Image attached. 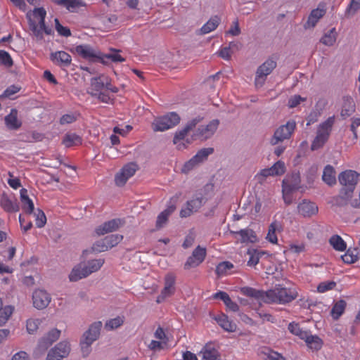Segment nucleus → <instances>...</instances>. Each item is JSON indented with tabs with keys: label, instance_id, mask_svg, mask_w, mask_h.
I'll return each mask as SVG.
<instances>
[{
	"label": "nucleus",
	"instance_id": "1a4fd4ad",
	"mask_svg": "<svg viewBox=\"0 0 360 360\" xmlns=\"http://www.w3.org/2000/svg\"><path fill=\"white\" fill-rule=\"evenodd\" d=\"M214 153L213 148H205L198 151L196 155L193 156L189 161L185 163L182 171L188 172L191 170L195 165L201 163L207 159V157Z\"/></svg>",
	"mask_w": 360,
	"mask_h": 360
},
{
	"label": "nucleus",
	"instance_id": "a18cd8bd",
	"mask_svg": "<svg viewBox=\"0 0 360 360\" xmlns=\"http://www.w3.org/2000/svg\"><path fill=\"white\" fill-rule=\"evenodd\" d=\"M328 138L329 137L327 136L326 133L325 135L317 132V135L311 145V150H316L323 147L326 142L328 141Z\"/></svg>",
	"mask_w": 360,
	"mask_h": 360
},
{
	"label": "nucleus",
	"instance_id": "0e129e2a",
	"mask_svg": "<svg viewBox=\"0 0 360 360\" xmlns=\"http://www.w3.org/2000/svg\"><path fill=\"white\" fill-rule=\"evenodd\" d=\"M60 335V330H58L57 328H53L48 332L47 334L44 335V337L51 342V344H53L58 340Z\"/></svg>",
	"mask_w": 360,
	"mask_h": 360
},
{
	"label": "nucleus",
	"instance_id": "72a5a7b5",
	"mask_svg": "<svg viewBox=\"0 0 360 360\" xmlns=\"http://www.w3.org/2000/svg\"><path fill=\"white\" fill-rule=\"evenodd\" d=\"M335 172L333 166L328 165L323 169L322 176L323 181L328 186H333L336 184Z\"/></svg>",
	"mask_w": 360,
	"mask_h": 360
},
{
	"label": "nucleus",
	"instance_id": "680f3d73",
	"mask_svg": "<svg viewBox=\"0 0 360 360\" xmlns=\"http://www.w3.org/2000/svg\"><path fill=\"white\" fill-rule=\"evenodd\" d=\"M336 286L335 281H325L319 284L317 290L319 292H325L328 290L333 289Z\"/></svg>",
	"mask_w": 360,
	"mask_h": 360
},
{
	"label": "nucleus",
	"instance_id": "4c0bfd02",
	"mask_svg": "<svg viewBox=\"0 0 360 360\" xmlns=\"http://www.w3.org/2000/svg\"><path fill=\"white\" fill-rule=\"evenodd\" d=\"M334 123L335 116L329 117L325 122L319 124L317 132L325 135L326 133L327 136L329 137Z\"/></svg>",
	"mask_w": 360,
	"mask_h": 360
},
{
	"label": "nucleus",
	"instance_id": "f704fd0d",
	"mask_svg": "<svg viewBox=\"0 0 360 360\" xmlns=\"http://www.w3.org/2000/svg\"><path fill=\"white\" fill-rule=\"evenodd\" d=\"M51 349L56 352L60 358L64 359L70 354V345L68 341H61Z\"/></svg>",
	"mask_w": 360,
	"mask_h": 360
},
{
	"label": "nucleus",
	"instance_id": "a878e982",
	"mask_svg": "<svg viewBox=\"0 0 360 360\" xmlns=\"http://www.w3.org/2000/svg\"><path fill=\"white\" fill-rule=\"evenodd\" d=\"M221 18L218 15L212 16L198 31L199 34H205L214 30L220 24Z\"/></svg>",
	"mask_w": 360,
	"mask_h": 360
},
{
	"label": "nucleus",
	"instance_id": "e2e57ef3",
	"mask_svg": "<svg viewBox=\"0 0 360 360\" xmlns=\"http://www.w3.org/2000/svg\"><path fill=\"white\" fill-rule=\"evenodd\" d=\"M191 130L186 126L184 129L176 131L174 136L173 143L176 144L179 141L184 140Z\"/></svg>",
	"mask_w": 360,
	"mask_h": 360
},
{
	"label": "nucleus",
	"instance_id": "69168bd1",
	"mask_svg": "<svg viewBox=\"0 0 360 360\" xmlns=\"http://www.w3.org/2000/svg\"><path fill=\"white\" fill-rule=\"evenodd\" d=\"M306 98L302 97L300 95H294L288 99V106L290 108L297 107L301 101H305Z\"/></svg>",
	"mask_w": 360,
	"mask_h": 360
},
{
	"label": "nucleus",
	"instance_id": "423d86ee",
	"mask_svg": "<svg viewBox=\"0 0 360 360\" xmlns=\"http://www.w3.org/2000/svg\"><path fill=\"white\" fill-rule=\"evenodd\" d=\"M72 53H76L82 58L90 62H100L103 58L101 57V52L95 51L93 47L89 44H81L70 49Z\"/></svg>",
	"mask_w": 360,
	"mask_h": 360
},
{
	"label": "nucleus",
	"instance_id": "e433bc0d",
	"mask_svg": "<svg viewBox=\"0 0 360 360\" xmlns=\"http://www.w3.org/2000/svg\"><path fill=\"white\" fill-rule=\"evenodd\" d=\"M304 340L309 347L314 350H319L323 345V341L319 336L312 335L309 333Z\"/></svg>",
	"mask_w": 360,
	"mask_h": 360
},
{
	"label": "nucleus",
	"instance_id": "4be33fe9",
	"mask_svg": "<svg viewBox=\"0 0 360 360\" xmlns=\"http://www.w3.org/2000/svg\"><path fill=\"white\" fill-rule=\"evenodd\" d=\"M20 193L22 210L26 214H32L34 210V203L27 195V190L26 188H22Z\"/></svg>",
	"mask_w": 360,
	"mask_h": 360
},
{
	"label": "nucleus",
	"instance_id": "a19ab883",
	"mask_svg": "<svg viewBox=\"0 0 360 360\" xmlns=\"http://www.w3.org/2000/svg\"><path fill=\"white\" fill-rule=\"evenodd\" d=\"M332 247L338 251H344L347 248V244L343 239L338 235H333L329 240Z\"/></svg>",
	"mask_w": 360,
	"mask_h": 360
},
{
	"label": "nucleus",
	"instance_id": "20e7f679",
	"mask_svg": "<svg viewBox=\"0 0 360 360\" xmlns=\"http://www.w3.org/2000/svg\"><path fill=\"white\" fill-rule=\"evenodd\" d=\"M276 61L269 58L258 67L255 81V84L257 88L262 87L264 85L266 77L272 72L276 68Z\"/></svg>",
	"mask_w": 360,
	"mask_h": 360
},
{
	"label": "nucleus",
	"instance_id": "393cba45",
	"mask_svg": "<svg viewBox=\"0 0 360 360\" xmlns=\"http://www.w3.org/2000/svg\"><path fill=\"white\" fill-rule=\"evenodd\" d=\"M230 233L234 235H240L241 243H255L257 240L255 231L250 229H241L238 231H231Z\"/></svg>",
	"mask_w": 360,
	"mask_h": 360
},
{
	"label": "nucleus",
	"instance_id": "774afa93",
	"mask_svg": "<svg viewBox=\"0 0 360 360\" xmlns=\"http://www.w3.org/2000/svg\"><path fill=\"white\" fill-rule=\"evenodd\" d=\"M274 176L273 172L269 168L263 169L260 171V172L256 176L258 179L259 182L262 183L266 177Z\"/></svg>",
	"mask_w": 360,
	"mask_h": 360
},
{
	"label": "nucleus",
	"instance_id": "6e6d98bb",
	"mask_svg": "<svg viewBox=\"0 0 360 360\" xmlns=\"http://www.w3.org/2000/svg\"><path fill=\"white\" fill-rule=\"evenodd\" d=\"M36 217V225L38 228H42L46 223V217L44 212L40 210L37 209L36 212H33Z\"/></svg>",
	"mask_w": 360,
	"mask_h": 360
},
{
	"label": "nucleus",
	"instance_id": "052dcab7",
	"mask_svg": "<svg viewBox=\"0 0 360 360\" xmlns=\"http://www.w3.org/2000/svg\"><path fill=\"white\" fill-rule=\"evenodd\" d=\"M123 323V319L120 316H117L116 318L108 321L105 323V327L108 329L112 330L115 328H117L118 327L122 326Z\"/></svg>",
	"mask_w": 360,
	"mask_h": 360
},
{
	"label": "nucleus",
	"instance_id": "c9c22d12",
	"mask_svg": "<svg viewBox=\"0 0 360 360\" xmlns=\"http://www.w3.org/2000/svg\"><path fill=\"white\" fill-rule=\"evenodd\" d=\"M207 199L202 195H196L192 200L187 201L186 206H188L192 212H197L205 202Z\"/></svg>",
	"mask_w": 360,
	"mask_h": 360
},
{
	"label": "nucleus",
	"instance_id": "ddd939ff",
	"mask_svg": "<svg viewBox=\"0 0 360 360\" xmlns=\"http://www.w3.org/2000/svg\"><path fill=\"white\" fill-rule=\"evenodd\" d=\"M300 174L299 172L293 171L283 180L282 187L283 190L288 189V192L297 191L300 188Z\"/></svg>",
	"mask_w": 360,
	"mask_h": 360
},
{
	"label": "nucleus",
	"instance_id": "09e8293b",
	"mask_svg": "<svg viewBox=\"0 0 360 360\" xmlns=\"http://www.w3.org/2000/svg\"><path fill=\"white\" fill-rule=\"evenodd\" d=\"M278 226L279 224L276 221L272 222L269 226V231L266 238L273 244H276L278 241L276 231L278 229Z\"/></svg>",
	"mask_w": 360,
	"mask_h": 360
},
{
	"label": "nucleus",
	"instance_id": "2f4dec72",
	"mask_svg": "<svg viewBox=\"0 0 360 360\" xmlns=\"http://www.w3.org/2000/svg\"><path fill=\"white\" fill-rule=\"evenodd\" d=\"M57 5L65 6L69 11L73 12L76 8L85 6L82 0H53Z\"/></svg>",
	"mask_w": 360,
	"mask_h": 360
},
{
	"label": "nucleus",
	"instance_id": "8fccbe9b",
	"mask_svg": "<svg viewBox=\"0 0 360 360\" xmlns=\"http://www.w3.org/2000/svg\"><path fill=\"white\" fill-rule=\"evenodd\" d=\"M233 268V264L228 261L220 262L216 267L215 272L218 277L225 275L228 270Z\"/></svg>",
	"mask_w": 360,
	"mask_h": 360
},
{
	"label": "nucleus",
	"instance_id": "dca6fc26",
	"mask_svg": "<svg viewBox=\"0 0 360 360\" xmlns=\"http://www.w3.org/2000/svg\"><path fill=\"white\" fill-rule=\"evenodd\" d=\"M51 60L59 66L68 67L71 64L72 58L63 51H58L50 54Z\"/></svg>",
	"mask_w": 360,
	"mask_h": 360
},
{
	"label": "nucleus",
	"instance_id": "a211bd4d",
	"mask_svg": "<svg viewBox=\"0 0 360 360\" xmlns=\"http://www.w3.org/2000/svg\"><path fill=\"white\" fill-rule=\"evenodd\" d=\"M1 207L7 212H16L20 210V206L16 198L12 200L6 193H3L0 199Z\"/></svg>",
	"mask_w": 360,
	"mask_h": 360
},
{
	"label": "nucleus",
	"instance_id": "bb28decb",
	"mask_svg": "<svg viewBox=\"0 0 360 360\" xmlns=\"http://www.w3.org/2000/svg\"><path fill=\"white\" fill-rule=\"evenodd\" d=\"M85 271H88V268L86 265L79 264L75 266L69 275L70 281L75 282L87 277L89 274H87Z\"/></svg>",
	"mask_w": 360,
	"mask_h": 360
},
{
	"label": "nucleus",
	"instance_id": "f03ea898",
	"mask_svg": "<svg viewBox=\"0 0 360 360\" xmlns=\"http://www.w3.org/2000/svg\"><path fill=\"white\" fill-rule=\"evenodd\" d=\"M359 176L360 174L354 170L348 169L342 172L338 175V181L342 186L340 189L353 195Z\"/></svg>",
	"mask_w": 360,
	"mask_h": 360
},
{
	"label": "nucleus",
	"instance_id": "58836bf2",
	"mask_svg": "<svg viewBox=\"0 0 360 360\" xmlns=\"http://www.w3.org/2000/svg\"><path fill=\"white\" fill-rule=\"evenodd\" d=\"M346 306L347 302L344 300H340L334 304L331 309V315L333 319L338 320L340 317L344 313Z\"/></svg>",
	"mask_w": 360,
	"mask_h": 360
},
{
	"label": "nucleus",
	"instance_id": "39448f33",
	"mask_svg": "<svg viewBox=\"0 0 360 360\" xmlns=\"http://www.w3.org/2000/svg\"><path fill=\"white\" fill-rule=\"evenodd\" d=\"M296 127L295 121L291 120L287 122L285 124L280 126L274 132V136L270 140L273 146L278 144L279 142L290 138Z\"/></svg>",
	"mask_w": 360,
	"mask_h": 360
},
{
	"label": "nucleus",
	"instance_id": "5701e85b",
	"mask_svg": "<svg viewBox=\"0 0 360 360\" xmlns=\"http://www.w3.org/2000/svg\"><path fill=\"white\" fill-rule=\"evenodd\" d=\"M325 14V11L323 9L316 8L313 9L308 17L307 21L304 25L305 30L314 27L319 21Z\"/></svg>",
	"mask_w": 360,
	"mask_h": 360
},
{
	"label": "nucleus",
	"instance_id": "864d4df0",
	"mask_svg": "<svg viewBox=\"0 0 360 360\" xmlns=\"http://www.w3.org/2000/svg\"><path fill=\"white\" fill-rule=\"evenodd\" d=\"M104 77L103 75H101L97 77H93L91 79V89L95 91H101L105 88L104 81L101 80V78Z\"/></svg>",
	"mask_w": 360,
	"mask_h": 360
},
{
	"label": "nucleus",
	"instance_id": "bf43d9fd",
	"mask_svg": "<svg viewBox=\"0 0 360 360\" xmlns=\"http://www.w3.org/2000/svg\"><path fill=\"white\" fill-rule=\"evenodd\" d=\"M93 342L83 338L80 340L81 352L83 357H86L89 355L91 352V345Z\"/></svg>",
	"mask_w": 360,
	"mask_h": 360
},
{
	"label": "nucleus",
	"instance_id": "6e6552de",
	"mask_svg": "<svg viewBox=\"0 0 360 360\" xmlns=\"http://www.w3.org/2000/svg\"><path fill=\"white\" fill-rule=\"evenodd\" d=\"M138 169V165L134 162L125 165L121 170L116 174L115 182L117 186H123L127 180L131 177Z\"/></svg>",
	"mask_w": 360,
	"mask_h": 360
},
{
	"label": "nucleus",
	"instance_id": "412c9836",
	"mask_svg": "<svg viewBox=\"0 0 360 360\" xmlns=\"http://www.w3.org/2000/svg\"><path fill=\"white\" fill-rule=\"evenodd\" d=\"M355 111V103L351 96H344L340 115L342 119L352 115Z\"/></svg>",
	"mask_w": 360,
	"mask_h": 360
},
{
	"label": "nucleus",
	"instance_id": "b1692460",
	"mask_svg": "<svg viewBox=\"0 0 360 360\" xmlns=\"http://www.w3.org/2000/svg\"><path fill=\"white\" fill-rule=\"evenodd\" d=\"M110 51L111 53L106 54L102 53L101 52V57L103 59L100 60V63H103V65H108V62L106 60V59H109L114 63L125 61V58L118 53L121 51L120 50L110 48Z\"/></svg>",
	"mask_w": 360,
	"mask_h": 360
},
{
	"label": "nucleus",
	"instance_id": "9b49d317",
	"mask_svg": "<svg viewBox=\"0 0 360 360\" xmlns=\"http://www.w3.org/2000/svg\"><path fill=\"white\" fill-rule=\"evenodd\" d=\"M51 300V295L44 290H36L32 294L33 306L37 309L46 308Z\"/></svg>",
	"mask_w": 360,
	"mask_h": 360
},
{
	"label": "nucleus",
	"instance_id": "5fc2aeb1",
	"mask_svg": "<svg viewBox=\"0 0 360 360\" xmlns=\"http://www.w3.org/2000/svg\"><path fill=\"white\" fill-rule=\"evenodd\" d=\"M108 249L109 248L106 244V241H105V238H103L102 240H97L96 242H95L93 244L90 252L98 253V252H102L107 251Z\"/></svg>",
	"mask_w": 360,
	"mask_h": 360
},
{
	"label": "nucleus",
	"instance_id": "37998d69",
	"mask_svg": "<svg viewBox=\"0 0 360 360\" xmlns=\"http://www.w3.org/2000/svg\"><path fill=\"white\" fill-rule=\"evenodd\" d=\"M358 249H348L346 253L341 257L342 261L346 264H352L358 260Z\"/></svg>",
	"mask_w": 360,
	"mask_h": 360
},
{
	"label": "nucleus",
	"instance_id": "473e14b6",
	"mask_svg": "<svg viewBox=\"0 0 360 360\" xmlns=\"http://www.w3.org/2000/svg\"><path fill=\"white\" fill-rule=\"evenodd\" d=\"M82 138L75 133H67L63 137L62 143L67 148L81 145Z\"/></svg>",
	"mask_w": 360,
	"mask_h": 360
},
{
	"label": "nucleus",
	"instance_id": "f3484780",
	"mask_svg": "<svg viewBox=\"0 0 360 360\" xmlns=\"http://www.w3.org/2000/svg\"><path fill=\"white\" fill-rule=\"evenodd\" d=\"M101 328V321L94 322L89 326L88 330L84 333L82 338L87 341H96L99 338Z\"/></svg>",
	"mask_w": 360,
	"mask_h": 360
},
{
	"label": "nucleus",
	"instance_id": "6ab92c4d",
	"mask_svg": "<svg viewBox=\"0 0 360 360\" xmlns=\"http://www.w3.org/2000/svg\"><path fill=\"white\" fill-rule=\"evenodd\" d=\"M299 213L304 217H311L318 212L317 205L312 202L303 200L297 206Z\"/></svg>",
	"mask_w": 360,
	"mask_h": 360
},
{
	"label": "nucleus",
	"instance_id": "603ef678",
	"mask_svg": "<svg viewBox=\"0 0 360 360\" xmlns=\"http://www.w3.org/2000/svg\"><path fill=\"white\" fill-rule=\"evenodd\" d=\"M202 353L203 360H220L219 352L215 349L205 348Z\"/></svg>",
	"mask_w": 360,
	"mask_h": 360
},
{
	"label": "nucleus",
	"instance_id": "aec40b11",
	"mask_svg": "<svg viewBox=\"0 0 360 360\" xmlns=\"http://www.w3.org/2000/svg\"><path fill=\"white\" fill-rule=\"evenodd\" d=\"M175 210V205L170 203L167 206V209L159 214L155 222L156 229H161L167 224L169 217L174 212Z\"/></svg>",
	"mask_w": 360,
	"mask_h": 360
},
{
	"label": "nucleus",
	"instance_id": "4d7b16f0",
	"mask_svg": "<svg viewBox=\"0 0 360 360\" xmlns=\"http://www.w3.org/2000/svg\"><path fill=\"white\" fill-rule=\"evenodd\" d=\"M0 63L7 68H10L13 65V59L7 51L0 50Z\"/></svg>",
	"mask_w": 360,
	"mask_h": 360
},
{
	"label": "nucleus",
	"instance_id": "f8f14e48",
	"mask_svg": "<svg viewBox=\"0 0 360 360\" xmlns=\"http://www.w3.org/2000/svg\"><path fill=\"white\" fill-rule=\"evenodd\" d=\"M124 224V220L121 219H113L110 221L104 222L103 224L98 226L95 232L98 236H102L108 233L117 231L120 227Z\"/></svg>",
	"mask_w": 360,
	"mask_h": 360
},
{
	"label": "nucleus",
	"instance_id": "de8ad7c7",
	"mask_svg": "<svg viewBox=\"0 0 360 360\" xmlns=\"http://www.w3.org/2000/svg\"><path fill=\"white\" fill-rule=\"evenodd\" d=\"M14 307L7 305L0 311V326H4L13 314Z\"/></svg>",
	"mask_w": 360,
	"mask_h": 360
},
{
	"label": "nucleus",
	"instance_id": "2eb2a0df",
	"mask_svg": "<svg viewBox=\"0 0 360 360\" xmlns=\"http://www.w3.org/2000/svg\"><path fill=\"white\" fill-rule=\"evenodd\" d=\"M175 278L172 274H168L165 278V287L162 290L161 293L157 297V302H162L166 297L171 296L174 294L175 288Z\"/></svg>",
	"mask_w": 360,
	"mask_h": 360
},
{
	"label": "nucleus",
	"instance_id": "338daca9",
	"mask_svg": "<svg viewBox=\"0 0 360 360\" xmlns=\"http://www.w3.org/2000/svg\"><path fill=\"white\" fill-rule=\"evenodd\" d=\"M248 254L250 255V259L248 261V266H255L258 264L259 258L257 253L254 252V249H249Z\"/></svg>",
	"mask_w": 360,
	"mask_h": 360
},
{
	"label": "nucleus",
	"instance_id": "4468645a",
	"mask_svg": "<svg viewBox=\"0 0 360 360\" xmlns=\"http://www.w3.org/2000/svg\"><path fill=\"white\" fill-rule=\"evenodd\" d=\"M26 17L28 20L29 28L30 31H32V34L35 37L37 41L42 40L44 39L42 30L44 29V27H46L45 23V18H41L39 19V27H38V25H37L36 22L33 20L31 18L30 11L27 13Z\"/></svg>",
	"mask_w": 360,
	"mask_h": 360
},
{
	"label": "nucleus",
	"instance_id": "79ce46f5",
	"mask_svg": "<svg viewBox=\"0 0 360 360\" xmlns=\"http://www.w3.org/2000/svg\"><path fill=\"white\" fill-rule=\"evenodd\" d=\"M288 328L292 334L298 336L301 340H304L309 334L308 331L303 330L299 323L295 322L290 323Z\"/></svg>",
	"mask_w": 360,
	"mask_h": 360
},
{
	"label": "nucleus",
	"instance_id": "f257e3e1",
	"mask_svg": "<svg viewBox=\"0 0 360 360\" xmlns=\"http://www.w3.org/2000/svg\"><path fill=\"white\" fill-rule=\"evenodd\" d=\"M240 292L247 297L266 303H288L297 297L296 292L286 288H276L274 290L264 291L247 286L241 288Z\"/></svg>",
	"mask_w": 360,
	"mask_h": 360
},
{
	"label": "nucleus",
	"instance_id": "0eeeda50",
	"mask_svg": "<svg viewBox=\"0 0 360 360\" xmlns=\"http://www.w3.org/2000/svg\"><path fill=\"white\" fill-rule=\"evenodd\" d=\"M219 124V120L214 119L210 122V123L206 126H200L196 131L193 134V139L205 141L210 139L217 131Z\"/></svg>",
	"mask_w": 360,
	"mask_h": 360
},
{
	"label": "nucleus",
	"instance_id": "49530a36",
	"mask_svg": "<svg viewBox=\"0 0 360 360\" xmlns=\"http://www.w3.org/2000/svg\"><path fill=\"white\" fill-rule=\"evenodd\" d=\"M360 9V0H351L349 4L346 8L345 15L346 18H350L356 14Z\"/></svg>",
	"mask_w": 360,
	"mask_h": 360
},
{
	"label": "nucleus",
	"instance_id": "c03bdc74",
	"mask_svg": "<svg viewBox=\"0 0 360 360\" xmlns=\"http://www.w3.org/2000/svg\"><path fill=\"white\" fill-rule=\"evenodd\" d=\"M105 262L104 259H91L88 261L86 265L88 268V271H85L87 274H91L94 272L98 271Z\"/></svg>",
	"mask_w": 360,
	"mask_h": 360
},
{
	"label": "nucleus",
	"instance_id": "9d476101",
	"mask_svg": "<svg viewBox=\"0 0 360 360\" xmlns=\"http://www.w3.org/2000/svg\"><path fill=\"white\" fill-rule=\"evenodd\" d=\"M205 256L206 249L198 245L193 251L192 255L187 259V261L184 264V269H190L198 266L204 261Z\"/></svg>",
	"mask_w": 360,
	"mask_h": 360
},
{
	"label": "nucleus",
	"instance_id": "7ed1b4c3",
	"mask_svg": "<svg viewBox=\"0 0 360 360\" xmlns=\"http://www.w3.org/2000/svg\"><path fill=\"white\" fill-rule=\"evenodd\" d=\"M180 120V116L176 112H171L155 118L152 123V129L154 131H164L177 125Z\"/></svg>",
	"mask_w": 360,
	"mask_h": 360
},
{
	"label": "nucleus",
	"instance_id": "13d9d810",
	"mask_svg": "<svg viewBox=\"0 0 360 360\" xmlns=\"http://www.w3.org/2000/svg\"><path fill=\"white\" fill-rule=\"evenodd\" d=\"M270 169L273 172L274 176L282 175L285 172V163L281 160H278Z\"/></svg>",
	"mask_w": 360,
	"mask_h": 360
},
{
	"label": "nucleus",
	"instance_id": "7c9ffc66",
	"mask_svg": "<svg viewBox=\"0 0 360 360\" xmlns=\"http://www.w3.org/2000/svg\"><path fill=\"white\" fill-rule=\"evenodd\" d=\"M218 324L225 330L233 332L236 329V324L229 320L226 315L222 314L214 318Z\"/></svg>",
	"mask_w": 360,
	"mask_h": 360
},
{
	"label": "nucleus",
	"instance_id": "ea45409f",
	"mask_svg": "<svg viewBox=\"0 0 360 360\" xmlns=\"http://www.w3.org/2000/svg\"><path fill=\"white\" fill-rule=\"evenodd\" d=\"M337 32L335 28L333 27L330 29L328 32H326L323 37L320 39V42L323 44L328 46H333L337 39Z\"/></svg>",
	"mask_w": 360,
	"mask_h": 360
},
{
	"label": "nucleus",
	"instance_id": "c85d7f7f",
	"mask_svg": "<svg viewBox=\"0 0 360 360\" xmlns=\"http://www.w3.org/2000/svg\"><path fill=\"white\" fill-rule=\"evenodd\" d=\"M52 344L45 338V337H42L39 339L38 344L33 352V357L34 359H39L42 356L48 348L51 346Z\"/></svg>",
	"mask_w": 360,
	"mask_h": 360
},
{
	"label": "nucleus",
	"instance_id": "cd10ccee",
	"mask_svg": "<svg viewBox=\"0 0 360 360\" xmlns=\"http://www.w3.org/2000/svg\"><path fill=\"white\" fill-rule=\"evenodd\" d=\"M4 120L6 126L10 129H18L22 125V123L18 120V110L16 109H12L11 112L5 117Z\"/></svg>",
	"mask_w": 360,
	"mask_h": 360
},
{
	"label": "nucleus",
	"instance_id": "c756f323",
	"mask_svg": "<svg viewBox=\"0 0 360 360\" xmlns=\"http://www.w3.org/2000/svg\"><path fill=\"white\" fill-rule=\"evenodd\" d=\"M352 195L346 193L344 191L340 190L339 195L332 198L330 202L337 207H343L348 204V201L352 198Z\"/></svg>",
	"mask_w": 360,
	"mask_h": 360
},
{
	"label": "nucleus",
	"instance_id": "3c124183",
	"mask_svg": "<svg viewBox=\"0 0 360 360\" xmlns=\"http://www.w3.org/2000/svg\"><path fill=\"white\" fill-rule=\"evenodd\" d=\"M106 244L109 249L116 246L119 244L123 239V236L120 234H111L104 238Z\"/></svg>",
	"mask_w": 360,
	"mask_h": 360
}]
</instances>
